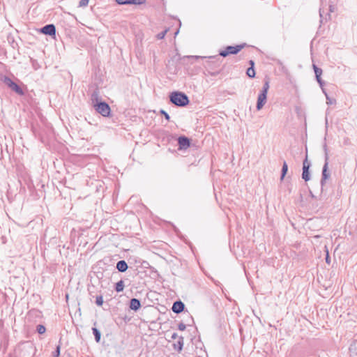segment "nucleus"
<instances>
[{
  "label": "nucleus",
  "mask_w": 357,
  "mask_h": 357,
  "mask_svg": "<svg viewBox=\"0 0 357 357\" xmlns=\"http://www.w3.org/2000/svg\"><path fill=\"white\" fill-rule=\"evenodd\" d=\"M169 99L172 104L178 107H185L190 102L188 96L179 91L172 92L169 96Z\"/></svg>",
  "instance_id": "1"
},
{
  "label": "nucleus",
  "mask_w": 357,
  "mask_h": 357,
  "mask_svg": "<svg viewBox=\"0 0 357 357\" xmlns=\"http://www.w3.org/2000/svg\"><path fill=\"white\" fill-rule=\"evenodd\" d=\"M269 89L268 82H266L262 87L261 93L258 96L257 109H261L266 102L267 92Z\"/></svg>",
  "instance_id": "2"
},
{
  "label": "nucleus",
  "mask_w": 357,
  "mask_h": 357,
  "mask_svg": "<svg viewBox=\"0 0 357 357\" xmlns=\"http://www.w3.org/2000/svg\"><path fill=\"white\" fill-rule=\"evenodd\" d=\"M245 47V43H242L236 46H227L224 50L219 52V55L222 57H226L229 54H236Z\"/></svg>",
  "instance_id": "3"
},
{
  "label": "nucleus",
  "mask_w": 357,
  "mask_h": 357,
  "mask_svg": "<svg viewBox=\"0 0 357 357\" xmlns=\"http://www.w3.org/2000/svg\"><path fill=\"white\" fill-rule=\"evenodd\" d=\"M94 109L98 113L101 114L102 116L107 117L110 115V107L105 102L96 103V105H94Z\"/></svg>",
  "instance_id": "4"
},
{
  "label": "nucleus",
  "mask_w": 357,
  "mask_h": 357,
  "mask_svg": "<svg viewBox=\"0 0 357 357\" xmlns=\"http://www.w3.org/2000/svg\"><path fill=\"white\" fill-rule=\"evenodd\" d=\"M328 153L327 151V149H325V163L323 167L322 170V178L321 180V184L323 185L326 181V179H328L330 177V174L328 172Z\"/></svg>",
  "instance_id": "5"
},
{
  "label": "nucleus",
  "mask_w": 357,
  "mask_h": 357,
  "mask_svg": "<svg viewBox=\"0 0 357 357\" xmlns=\"http://www.w3.org/2000/svg\"><path fill=\"white\" fill-rule=\"evenodd\" d=\"M4 82L15 92L17 93L22 95L23 94V91L20 88V86L14 82L10 78L5 77Z\"/></svg>",
  "instance_id": "6"
},
{
  "label": "nucleus",
  "mask_w": 357,
  "mask_h": 357,
  "mask_svg": "<svg viewBox=\"0 0 357 357\" xmlns=\"http://www.w3.org/2000/svg\"><path fill=\"white\" fill-rule=\"evenodd\" d=\"M309 168H310V163L307 161V157L305 158V160L303 161V173H302V178L305 181H307L310 180V173H309Z\"/></svg>",
  "instance_id": "7"
},
{
  "label": "nucleus",
  "mask_w": 357,
  "mask_h": 357,
  "mask_svg": "<svg viewBox=\"0 0 357 357\" xmlns=\"http://www.w3.org/2000/svg\"><path fill=\"white\" fill-rule=\"evenodd\" d=\"M179 149H186L190 146V139L185 136H180L178 138Z\"/></svg>",
  "instance_id": "8"
},
{
  "label": "nucleus",
  "mask_w": 357,
  "mask_h": 357,
  "mask_svg": "<svg viewBox=\"0 0 357 357\" xmlns=\"http://www.w3.org/2000/svg\"><path fill=\"white\" fill-rule=\"evenodd\" d=\"M41 32L45 35L54 36L56 34V27L53 24H47L41 29Z\"/></svg>",
  "instance_id": "9"
},
{
  "label": "nucleus",
  "mask_w": 357,
  "mask_h": 357,
  "mask_svg": "<svg viewBox=\"0 0 357 357\" xmlns=\"http://www.w3.org/2000/svg\"><path fill=\"white\" fill-rule=\"evenodd\" d=\"M115 1L119 5H141L146 3V0H115Z\"/></svg>",
  "instance_id": "10"
},
{
  "label": "nucleus",
  "mask_w": 357,
  "mask_h": 357,
  "mask_svg": "<svg viewBox=\"0 0 357 357\" xmlns=\"http://www.w3.org/2000/svg\"><path fill=\"white\" fill-rule=\"evenodd\" d=\"M184 303L181 301H177L173 303L172 310L174 313L178 314L183 312L184 310Z\"/></svg>",
  "instance_id": "11"
},
{
  "label": "nucleus",
  "mask_w": 357,
  "mask_h": 357,
  "mask_svg": "<svg viewBox=\"0 0 357 357\" xmlns=\"http://www.w3.org/2000/svg\"><path fill=\"white\" fill-rule=\"evenodd\" d=\"M234 253L237 257H245V250H244V245L241 243V245L238 244L236 248L234 249Z\"/></svg>",
  "instance_id": "12"
},
{
  "label": "nucleus",
  "mask_w": 357,
  "mask_h": 357,
  "mask_svg": "<svg viewBox=\"0 0 357 357\" xmlns=\"http://www.w3.org/2000/svg\"><path fill=\"white\" fill-rule=\"evenodd\" d=\"M141 307V303L137 298H132L130 301V308L132 310L137 311Z\"/></svg>",
  "instance_id": "13"
},
{
  "label": "nucleus",
  "mask_w": 357,
  "mask_h": 357,
  "mask_svg": "<svg viewBox=\"0 0 357 357\" xmlns=\"http://www.w3.org/2000/svg\"><path fill=\"white\" fill-rule=\"evenodd\" d=\"M349 354L351 357H357V340H354L349 348Z\"/></svg>",
  "instance_id": "14"
},
{
  "label": "nucleus",
  "mask_w": 357,
  "mask_h": 357,
  "mask_svg": "<svg viewBox=\"0 0 357 357\" xmlns=\"http://www.w3.org/2000/svg\"><path fill=\"white\" fill-rule=\"evenodd\" d=\"M128 268V264L124 260L119 261L116 264V268L119 272H125Z\"/></svg>",
  "instance_id": "15"
},
{
  "label": "nucleus",
  "mask_w": 357,
  "mask_h": 357,
  "mask_svg": "<svg viewBox=\"0 0 357 357\" xmlns=\"http://www.w3.org/2000/svg\"><path fill=\"white\" fill-rule=\"evenodd\" d=\"M183 337L182 336H180L178 337V340L176 343H174L173 347L175 350H176L178 351H181L183 349Z\"/></svg>",
  "instance_id": "16"
},
{
  "label": "nucleus",
  "mask_w": 357,
  "mask_h": 357,
  "mask_svg": "<svg viewBox=\"0 0 357 357\" xmlns=\"http://www.w3.org/2000/svg\"><path fill=\"white\" fill-rule=\"evenodd\" d=\"M250 67L247 68V76L254 77L255 76V71L254 70L255 63L252 60L249 61Z\"/></svg>",
  "instance_id": "17"
},
{
  "label": "nucleus",
  "mask_w": 357,
  "mask_h": 357,
  "mask_svg": "<svg viewBox=\"0 0 357 357\" xmlns=\"http://www.w3.org/2000/svg\"><path fill=\"white\" fill-rule=\"evenodd\" d=\"M91 101L93 107H94V105H96L98 102H102L103 101H101L99 98V94L97 91H94L91 94Z\"/></svg>",
  "instance_id": "18"
},
{
  "label": "nucleus",
  "mask_w": 357,
  "mask_h": 357,
  "mask_svg": "<svg viewBox=\"0 0 357 357\" xmlns=\"http://www.w3.org/2000/svg\"><path fill=\"white\" fill-rule=\"evenodd\" d=\"M92 331H93V334L95 337V340H96V342H99L100 340V337H101V333H100V331L97 328L93 327Z\"/></svg>",
  "instance_id": "19"
},
{
  "label": "nucleus",
  "mask_w": 357,
  "mask_h": 357,
  "mask_svg": "<svg viewBox=\"0 0 357 357\" xmlns=\"http://www.w3.org/2000/svg\"><path fill=\"white\" fill-rule=\"evenodd\" d=\"M123 289H124V282L123 280H120L116 283L115 290L117 292L123 291Z\"/></svg>",
  "instance_id": "20"
},
{
  "label": "nucleus",
  "mask_w": 357,
  "mask_h": 357,
  "mask_svg": "<svg viewBox=\"0 0 357 357\" xmlns=\"http://www.w3.org/2000/svg\"><path fill=\"white\" fill-rule=\"evenodd\" d=\"M288 170V166L287 162L284 161L282 165L281 180H283Z\"/></svg>",
  "instance_id": "21"
},
{
  "label": "nucleus",
  "mask_w": 357,
  "mask_h": 357,
  "mask_svg": "<svg viewBox=\"0 0 357 357\" xmlns=\"http://www.w3.org/2000/svg\"><path fill=\"white\" fill-rule=\"evenodd\" d=\"M36 330L39 334H43L45 333L46 328L43 325L39 324L37 326Z\"/></svg>",
  "instance_id": "22"
},
{
  "label": "nucleus",
  "mask_w": 357,
  "mask_h": 357,
  "mask_svg": "<svg viewBox=\"0 0 357 357\" xmlns=\"http://www.w3.org/2000/svg\"><path fill=\"white\" fill-rule=\"evenodd\" d=\"M313 69L315 73V75H322V69L317 67L316 65L313 64Z\"/></svg>",
  "instance_id": "23"
},
{
  "label": "nucleus",
  "mask_w": 357,
  "mask_h": 357,
  "mask_svg": "<svg viewBox=\"0 0 357 357\" xmlns=\"http://www.w3.org/2000/svg\"><path fill=\"white\" fill-rule=\"evenodd\" d=\"M103 303V298L102 296H97L96 298V304L98 306H101Z\"/></svg>",
  "instance_id": "24"
},
{
  "label": "nucleus",
  "mask_w": 357,
  "mask_h": 357,
  "mask_svg": "<svg viewBox=\"0 0 357 357\" xmlns=\"http://www.w3.org/2000/svg\"><path fill=\"white\" fill-rule=\"evenodd\" d=\"M61 345L58 344L55 351L52 353L54 357H59L60 355Z\"/></svg>",
  "instance_id": "25"
},
{
  "label": "nucleus",
  "mask_w": 357,
  "mask_h": 357,
  "mask_svg": "<svg viewBox=\"0 0 357 357\" xmlns=\"http://www.w3.org/2000/svg\"><path fill=\"white\" fill-rule=\"evenodd\" d=\"M89 0H80L79 2V7H85L88 5Z\"/></svg>",
  "instance_id": "26"
},
{
  "label": "nucleus",
  "mask_w": 357,
  "mask_h": 357,
  "mask_svg": "<svg viewBox=\"0 0 357 357\" xmlns=\"http://www.w3.org/2000/svg\"><path fill=\"white\" fill-rule=\"evenodd\" d=\"M167 30H165L160 33H159L158 35H157V38L158 39H162L164 38V37L165 36L166 33H167Z\"/></svg>",
  "instance_id": "27"
},
{
  "label": "nucleus",
  "mask_w": 357,
  "mask_h": 357,
  "mask_svg": "<svg viewBox=\"0 0 357 357\" xmlns=\"http://www.w3.org/2000/svg\"><path fill=\"white\" fill-rule=\"evenodd\" d=\"M160 113L165 116V119H167V121H169L170 116L165 110L161 109L160 111Z\"/></svg>",
  "instance_id": "28"
},
{
  "label": "nucleus",
  "mask_w": 357,
  "mask_h": 357,
  "mask_svg": "<svg viewBox=\"0 0 357 357\" xmlns=\"http://www.w3.org/2000/svg\"><path fill=\"white\" fill-rule=\"evenodd\" d=\"M315 76H316L317 81L318 82V83L319 84V85H320L321 86H323V84H324V82L322 81V79H321V75H319V76L315 75Z\"/></svg>",
  "instance_id": "29"
},
{
  "label": "nucleus",
  "mask_w": 357,
  "mask_h": 357,
  "mask_svg": "<svg viewBox=\"0 0 357 357\" xmlns=\"http://www.w3.org/2000/svg\"><path fill=\"white\" fill-rule=\"evenodd\" d=\"M186 326H185V324H184L183 323H180L178 326V330L180 331H184L185 329Z\"/></svg>",
  "instance_id": "30"
},
{
  "label": "nucleus",
  "mask_w": 357,
  "mask_h": 357,
  "mask_svg": "<svg viewBox=\"0 0 357 357\" xmlns=\"http://www.w3.org/2000/svg\"><path fill=\"white\" fill-rule=\"evenodd\" d=\"M335 10V6L334 5H330L329 6V11L331 13H333Z\"/></svg>",
  "instance_id": "31"
},
{
  "label": "nucleus",
  "mask_w": 357,
  "mask_h": 357,
  "mask_svg": "<svg viewBox=\"0 0 357 357\" xmlns=\"http://www.w3.org/2000/svg\"><path fill=\"white\" fill-rule=\"evenodd\" d=\"M177 337H179L178 336V335H177V333H174L172 335V339L175 340V339H176Z\"/></svg>",
  "instance_id": "32"
},
{
  "label": "nucleus",
  "mask_w": 357,
  "mask_h": 357,
  "mask_svg": "<svg viewBox=\"0 0 357 357\" xmlns=\"http://www.w3.org/2000/svg\"><path fill=\"white\" fill-rule=\"evenodd\" d=\"M326 263L330 264V257H329V256H328V253H327V255H326Z\"/></svg>",
  "instance_id": "33"
},
{
  "label": "nucleus",
  "mask_w": 357,
  "mask_h": 357,
  "mask_svg": "<svg viewBox=\"0 0 357 357\" xmlns=\"http://www.w3.org/2000/svg\"><path fill=\"white\" fill-rule=\"evenodd\" d=\"M191 57L195 58L196 59L201 58V56H192Z\"/></svg>",
  "instance_id": "34"
},
{
  "label": "nucleus",
  "mask_w": 357,
  "mask_h": 357,
  "mask_svg": "<svg viewBox=\"0 0 357 357\" xmlns=\"http://www.w3.org/2000/svg\"><path fill=\"white\" fill-rule=\"evenodd\" d=\"M239 331H240L241 333L242 334L243 328H240Z\"/></svg>",
  "instance_id": "35"
},
{
  "label": "nucleus",
  "mask_w": 357,
  "mask_h": 357,
  "mask_svg": "<svg viewBox=\"0 0 357 357\" xmlns=\"http://www.w3.org/2000/svg\"><path fill=\"white\" fill-rule=\"evenodd\" d=\"M243 270L245 272V266L243 265Z\"/></svg>",
  "instance_id": "36"
}]
</instances>
